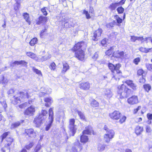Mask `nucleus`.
Masks as SVG:
<instances>
[{"label": "nucleus", "mask_w": 152, "mask_h": 152, "mask_svg": "<svg viewBox=\"0 0 152 152\" xmlns=\"http://www.w3.org/2000/svg\"><path fill=\"white\" fill-rule=\"evenodd\" d=\"M114 48L113 47H111L105 52V54L106 55L109 56L111 54Z\"/></svg>", "instance_id": "nucleus-35"}, {"label": "nucleus", "mask_w": 152, "mask_h": 152, "mask_svg": "<svg viewBox=\"0 0 152 152\" xmlns=\"http://www.w3.org/2000/svg\"><path fill=\"white\" fill-rule=\"evenodd\" d=\"M35 111V107L33 106H31L27 108L24 113L25 115L28 116H33Z\"/></svg>", "instance_id": "nucleus-9"}, {"label": "nucleus", "mask_w": 152, "mask_h": 152, "mask_svg": "<svg viewBox=\"0 0 152 152\" xmlns=\"http://www.w3.org/2000/svg\"><path fill=\"white\" fill-rule=\"evenodd\" d=\"M9 133V132H6L4 133L2 136V141L8 135V134Z\"/></svg>", "instance_id": "nucleus-63"}, {"label": "nucleus", "mask_w": 152, "mask_h": 152, "mask_svg": "<svg viewBox=\"0 0 152 152\" xmlns=\"http://www.w3.org/2000/svg\"><path fill=\"white\" fill-rule=\"evenodd\" d=\"M125 83L130 86L133 83L132 81L131 80H127L125 81Z\"/></svg>", "instance_id": "nucleus-58"}, {"label": "nucleus", "mask_w": 152, "mask_h": 152, "mask_svg": "<svg viewBox=\"0 0 152 152\" xmlns=\"http://www.w3.org/2000/svg\"><path fill=\"white\" fill-rule=\"evenodd\" d=\"M47 9V8L46 7H44L43 8H42L41 10L43 15L45 16H46L48 14V13L46 11V10Z\"/></svg>", "instance_id": "nucleus-43"}, {"label": "nucleus", "mask_w": 152, "mask_h": 152, "mask_svg": "<svg viewBox=\"0 0 152 152\" xmlns=\"http://www.w3.org/2000/svg\"><path fill=\"white\" fill-rule=\"evenodd\" d=\"M86 47V44L84 42H78L73 47V50L75 52V56L79 60L83 61L84 58L83 49Z\"/></svg>", "instance_id": "nucleus-1"}, {"label": "nucleus", "mask_w": 152, "mask_h": 152, "mask_svg": "<svg viewBox=\"0 0 152 152\" xmlns=\"http://www.w3.org/2000/svg\"><path fill=\"white\" fill-rule=\"evenodd\" d=\"M63 67L62 72L64 73L69 69V67L68 64L65 62L63 63Z\"/></svg>", "instance_id": "nucleus-30"}, {"label": "nucleus", "mask_w": 152, "mask_h": 152, "mask_svg": "<svg viewBox=\"0 0 152 152\" xmlns=\"http://www.w3.org/2000/svg\"><path fill=\"white\" fill-rule=\"evenodd\" d=\"M64 108L62 107H59L57 112V114L61 117H64Z\"/></svg>", "instance_id": "nucleus-25"}, {"label": "nucleus", "mask_w": 152, "mask_h": 152, "mask_svg": "<svg viewBox=\"0 0 152 152\" xmlns=\"http://www.w3.org/2000/svg\"><path fill=\"white\" fill-rule=\"evenodd\" d=\"M141 108V107L140 106H139L137 107V108L134 109L133 111V113L134 114H136L138 111L140 110Z\"/></svg>", "instance_id": "nucleus-59"}, {"label": "nucleus", "mask_w": 152, "mask_h": 152, "mask_svg": "<svg viewBox=\"0 0 152 152\" xmlns=\"http://www.w3.org/2000/svg\"><path fill=\"white\" fill-rule=\"evenodd\" d=\"M140 61V58L139 57H137L135 58L134 60V63L136 65L138 64Z\"/></svg>", "instance_id": "nucleus-52"}, {"label": "nucleus", "mask_w": 152, "mask_h": 152, "mask_svg": "<svg viewBox=\"0 0 152 152\" xmlns=\"http://www.w3.org/2000/svg\"><path fill=\"white\" fill-rule=\"evenodd\" d=\"M106 132L104 135V140L107 142H109L114 136L115 133L113 130H109Z\"/></svg>", "instance_id": "nucleus-8"}, {"label": "nucleus", "mask_w": 152, "mask_h": 152, "mask_svg": "<svg viewBox=\"0 0 152 152\" xmlns=\"http://www.w3.org/2000/svg\"><path fill=\"white\" fill-rule=\"evenodd\" d=\"M41 92L39 94V96L42 97L44 96L46 94H49L51 92V90L50 88H49L48 90L45 91L44 88L42 87L41 88Z\"/></svg>", "instance_id": "nucleus-21"}, {"label": "nucleus", "mask_w": 152, "mask_h": 152, "mask_svg": "<svg viewBox=\"0 0 152 152\" xmlns=\"http://www.w3.org/2000/svg\"><path fill=\"white\" fill-rule=\"evenodd\" d=\"M77 112L80 118L83 120L85 119V116L82 113L79 111H77Z\"/></svg>", "instance_id": "nucleus-42"}, {"label": "nucleus", "mask_w": 152, "mask_h": 152, "mask_svg": "<svg viewBox=\"0 0 152 152\" xmlns=\"http://www.w3.org/2000/svg\"><path fill=\"white\" fill-rule=\"evenodd\" d=\"M108 66L110 70L113 73H114L115 71H116L117 74H121V72L119 70L121 65L120 64H118L115 66L113 64L109 63L108 64Z\"/></svg>", "instance_id": "nucleus-6"}, {"label": "nucleus", "mask_w": 152, "mask_h": 152, "mask_svg": "<svg viewBox=\"0 0 152 152\" xmlns=\"http://www.w3.org/2000/svg\"><path fill=\"white\" fill-rule=\"evenodd\" d=\"M20 124V122L19 121L15 122L12 124L10 128L11 129H13L19 126Z\"/></svg>", "instance_id": "nucleus-34"}, {"label": "nucleus", "mask_w": 152, "mask_h": 152, "mask_svg": "<svg viewBox=\"0 0 152 152\" xmlns=\"http://www.w3.org/2000/svg\"><path fill=\"white\" fill-rule=\"evenodd\" d=\"M26 54L27 56L37 61H39L40 60L42 61H44L49 59L51 57L50 54H48L47 55L42 57L41 59H40L37 57L36 54L31 52H26Z\"/></svg>", "instance_id": "nucleus-5"}, {"label": "nucleus", "mask_w": 152, "mask_h": 152, "mask_svg": "<svg viewBox=\"0 0 152 152\" xmlns=\"http://www.w3.org/2000/svg\"><path fill=\"white\" fill-rule=\"evenodd\" d=\"M145 79L142 77V78H140L139 80V82L141 83H144L145 82Z\"/></svg>", "instance_id": "nucleus-62"}, {"label": "nucleus", "mask_w": 152, "mask_h": 152, "mask_svg": "<svg viewBox=\"0 0 152 152\" xmlns=\"http://www.w3.org/2000/svg\"><path fill=\"white\" fill-rule=\"evenodd\" d=\"M32 69L34 72L36 73L37 74L39 75L41 74V72L40 70H39L35 68L34 67H33Z\"/></svg>", "instance_id": "nucleus-54"}, {"label": "nucleus", "mask_w": 152, "mask_h": 152, "mask_svg": "<svg viewBox=\"0 0 152 152\" xmlns=\"http://www.w3.org/2000/svg\"><path fill=\"white\" fill-rule=\"evenodd\" d=\"M104 97L107 99H109L113 95L112 92L108 89L104 90Z\"/></svg>", "instance_id": "nucleus-17"}, {"label": "nucleus", "mask_w": 152, "mask_h": 152, "mask_svg": "<svg viewBox=\"0 0 152 152\" xmlns=\"http://www.w3.org/2000/svg\"><path fill=\"white\" fill-rule=\"evenodd\" d=\"M94 134L92 128L90 126L86 127V129L82 133V134L80 136V141L82 143H86L88 142V138L86 134Z\"/></svg>", "instance_id": "nucleus-4"}, {"label": "nucleus", "mask_w": 152, "mask_h": 152, "mask_svg": "<svg viewBox=\"0 0 152 152\" xmlns=\"http://www.w3.org/2000/svg\"><path fill=\"white\" fill-rule=\"evenodd\" d=\"M37 38H34L30 41L29 44L31 46H33L37 43Z\"/></svg>", "instance_id": "nucleus-33"}, {"label": "nucleus", "mask_w": 152, "mask_h": 152, "mask_svg": "<svg viewBox=\"0 0 152 152\" xmlns=\"http://www.w3.org/2000/svg\"><path fill=\"white\" fill-rule=\"evenodd\" d=\"M113 57L121 59H124L126 57V55L121 51L117 50L114 51L113 54Z\"/></svg>", "instance_id": "nucleus-11"}, {"label": "nucleus", "mask_w": 152, "mask_h": 152, "mask_svg": "<svg viewBox=\"0 0 152 152\" xmlns=\"http://www.w3.org/2000/svg\"><path fill=\"white\" fill-rule=\"evenodd\" d=\"M80 87L84 90H88L90 88L89 83L88 82L81 83L80 84Z\"/></svg>", "instance_id": "nucleus-20"}, {"label": "nucleus", "mask_w": 152, "mask_h": 152, "mask_svg": "<svg viewBox=\"0 0 152 152\" xmlns=\"http://www.w3.org/2000/svg\"><path fill=\"white\" fill-rule=\"evenodd\" d=\"M27 64V63L24 61H15L12 63H11L10 64V66L12 67H13L15 65H19L20 64H22L26 66Z\"/></svg>", "instance_id": "nucleus-18"}, {"label": "nucleus", "mask_w": 152, "mask_h": 152, "mask_svg": "<svg viewBox=\"0 0 152 152\" xmlns=\"http://www.w3.org/2000/svg\"><path fill=\"white\" fill-rule=\"evenodd\" d=\"M107 39L105 38L103 39L101 42V44L103 46H106Z\"/></svg>", "instance_id": "nucleus-50"}, {"label": "nucleus", "mask_w": 152, "mask_h": 152, "mask_svg": "<svg viewBox=\"0 0 152 152\" xmlns=\"http://www.w3.org/2000/svg\"><path fill=\"white\" fill-rule=\"evenodd\" d=\"M146 132H150L151 131V129L148 126H147L146 127Z\"/></svg>", "instance_id": "nucleus-64"}, {"label": "nucleus", "mask_w": 152, "mask_h": 152, "mask_svg": "<svg viewBox=\"0 0 152 152\" xmlns=\"http://www.w3.org/2000/svg\"><path fill=\"white\" fill-rule=\"evenodd\" d=\"M83 13L86 15V18L87 19H89L90 18V15L88 13V11L84 10L83 11Z\"/></svg>", "instance_id": "nucleus-55"}, {"label": "nucleus", "mask_w": 152, "mask_h": 152, "mask_svg": "<svg viewBox=\"0 0 152 152\" xmlns=\"http://www.w3.org/2000/svg\"><path fill=\"white\" fill-rule=\"evenodd\" d=\"M75 120L74 119H71L69 120V128L70 131L72 132V136H74L77 129L76 126L75 125Z\"/></svg>", "instance_id": "nucleus-10"}, {"label": "nucleus", "mask_w": 152, "mask_h": 152, "mask_svg": "<svg viewBox=\"0 0 152 152\" xmlns=\"http://www.w3.org/2000/svg\"><path fill=\"white\" fill-rule=\"evenodd\" d=\"M32 91V90H30L26 93H24L23 92H20L18 93L13 97L14 99L12 101V103L14 104L20 103V97L21 98H29L33 95V94L31 93Z\"/></svg>", "instance_id": "nucleus-2"}, {"label": "nucleus", "mask_w": 152, "mask_h": 152, "mask_svg": "<svg viewBox=\"0 0 152 152\" xmlns=\"http://www.w3.org/2000/svg\"><path fill=\"white\" fill-rule=\"evenodd\" d=\"M42 118H39V116L38 117L36 118L34 121V123L36 124V127H39L41 124L43 123L45 121L42 120Z\"/></svg>", "instance_id": "nucleus-19"}, {"label": "nucleus", "mask_w": 152, "mask_h": 152, "mask_svg": "<svg viewBox=\"0 0 152 152\" xmlns=\"http://www.w3.org/2000/svg\"><path fill=\"white\" fill-rule=\"evenodd\" d=\"M144 39L143 37H138L134 36H131V40L132 41L135 42L136 40L140 41L142 43L144 41Z\"/></svg>", "instance_id": "nucleus-24"}, {"label": "nucleus", "mask_w": 152, "mask_h": 152, "mask_svg": "<svg viewBox=\"0 0 152 152\" xmlns=\"http://www.w3.org/2000/svg\"><path fill=\"white\" fill-rule=\"evenodd\" d=\"M118 88L117 97L118 98L122 99L127 97L128 96L130 92V90L127 88L124 84L119 86Z\"/></svg>", "instance_id": "nucleus-3"}, {"label": "nucleus", "mask_w": 152, "mask_h": 152, "mask_svg": "<svg viewBox=\"0 0 152 152\" xmlns=\"http://www.w3.org/2000/svg\"><path fill=\"white\" fill-rule=\"evenodd\" d=\"M41 146L40 145L38 144L36 146V148L35 149V152H37L38 151L40 150Z\"/></svg>", "instance_id": "nucleus-56"}, {"label": "nucleus", "mask_w": 152, "mask_h": 152, "mask_svg": "<svg viewBox=\"0 0 152 152\" xmlns=\"http://www.w3.org/2000/svg\"><path fill=\"white\" fill-rule=\"evenodd\" d=\"M134 90H135L137 88V86L136 85L133 83L130 86Z\"/></svg>", "instance_id": "nucleus-57"}, {"label": "nucleus", "mask_w": 152, "mask_h": 152, "mask_svg": "<svg viewBox=\"0 0 152 152\" xmlns=\"http://www.w3.org/2000/svg\"><path fill=\"white\" fill-rule=\"evenodd\" d=\"M139 50L142 53H147L150 52V50H151V49L141 47L139 49Z\"/></svg>", "instance_id": "nucleus-31"}, {"label": "nucleus", "mask_w": 152, "mask_h": 152, "mask_svg": "<svg viewBox=\"0 0 152 152\" xmlns=\"http://www.w3.org/2000/svg\"><path fill=\"white\" fill-rule=\"evenodd\" d=\"M147 118L148 120H152V114L148 113L147 115Z\"/></svg>", "instance_id": "nucleus-60"}, {"label": "nucleus", "mask_w": 152, "mask_h": 152, "mask_svg": "<svg viewBox=\"0 0 152 152\" xmlns=\"http://www.w3.org/2000/svg\"><path fill=\"white\" fill-rule=\"evenodd\" d=\"M23 16L26 22L28 23L29 25H30L31 23V20L28 14L27 13H23Z\"/></svg>", "instance_id": "nucleus-28"}, {"label": "nucleus", "mask_w": 152, "mask_h": 152, "mask_svg": "<svg viewBox=\"0 0 152 152\" xmlns=\"http://www.w3.org/2000/svg\"><path fill=\"white\" fill-rule=\"evenodd\" d=\"M47 111L46 110H42L39 115V118H42V120L45 121L47 118Z\"/></svg>", "instance_id": "nucleus-23"}, {"label": "nucleus", "mask_w": 152, "mask_h": 152, "mask_svg": "<svg viewBox=\"0 0 152 152\" xmlns=\"http://www.w3.org/2000/svg\"><path fill=\"white\" fill-rule=\"evenodd\" d=\"M34 145V143L33 142H31L28 145H26L25 146V148L27 150L29 149L30 148L32 147Z\"/></svg>", "instance_id": "nucleus-46"}, {"label": "nucleus", "mask_w": 152, "mask_h": 152, "mask_svg": "<svg viewBox=\"0 0 152 152\" xmlns=\"http://www.w3.org/2000/svg\"><path fill=\"white\" fill-rule=\"evenodd\" d=\"M114 18L116 20L117 23L118 24H120L122 22V19L118 15H115V16Z\"/></svg>", "instance_id": "nucleus-41"}, {"label": "nucleus", "mask_w": 152, "mask_h": 152, "mask_svg": "<svg viewBox=\"0 0 152 152\" xmlns=\"http://www.w3.org/2000/svg\"><path fill=\"white\" fill-rule=\"evenodd\" d=\"M7 107V105L5 101H3L2 103H0V112L1 113L5 110Z\"/></svg>", "instance_id": "nucleus-29"}, {"label": "nucleus", "mask_w": 152, "mask_h": 152, "mask_svg": "<svg viewBox=\"0 0 152 152\" xmlns=\"http://www.w3.org/2000/svg\"><path fill=\"white\" fill-rule=\"evenodd\" d=\"M6 139L7 143V145L8 146H9L11 144V142L13 141V139L11 137H7Z\"/></svg>", "instance_id": "nucleus-39"}, {"label": "nucleus", "mask_w": 152, "mask_h": 152, "mask_svg": "<svg viewBox=\"0 0 152 152\" xmlns=\"http://www.w3.org/2000/svg\"><path fill=\"white\" fill-rule=\"evenodd\" d=\"M126 118V117L125 116H122L119 121V123L121 124H122L125 121Z\"/></svg>", "instance_id": "nucleus-49"}, {"label": "nucleus", "mask_w": 152, "mask_h": 152, "mask_svg": "<svg viewBox=\"0 0 152 152\" xmlns=\"http://www.w3.org/2000/svg\"><path fill=\"white\" fill-rule=\"evenodd\" d=\"M44 101L46 102L45 104V106L47 107H49L53 102V101L51 97L45 98Z\"/></svg>", "instance_id": "nucleus-22"}, {"label": "nucleus", "mask_w": 152, "mask_h": 152, "mask_svg": "<svg viewBox=\"0 0 152 152\" xmlns=\"http://www.w3.org/2000/svg\"><path fill=\"white\" fill-rule=\"evenodd\" d=\"M102 31L101 28H99L94 33L92 39L94 41H97L101 35Z\"/></svg>", "instance_id": "nucleus-14"}, {"label": "nucleus", "mask_w": 152, "mask_h": 152, "mask_svg": "<svg viewBox=\"0 0 152 152\" xmlns=\"http://www.w3.org/2000/svg\"><path fill=\"white\" fill-rule=\"evenodd\" d=\"M74 145L75 146L73 147L72 148L70 152H78L77 148H78L80 151L82 149V147L81 146V144H80L78 140L75 143Z\"/></svg>", "instance_id": "nucleus-16"}, {"label": "nucleus", "mask_w": 152, "mask_h": 152, "mask_svg": "<svg viewBox=\"0 0 152 152\" xmlns=\"http://www.w3.org/2000/svg\"><path fill=\"white\" fill-rule=\"evenodd\" d=\"M104 148L105 147L104 145L101 144H99L98 145V149L99 151H103L104 150Z\"/></svg>", "instance_id": "nucleus-45"}, {"label": "nucleus", "mask_w": 152, "mask_h": 152, "mask_svg": "<svg viewBox=\"0 0 152 152\" xmlns=\"http://www.w3.org/2000/svg\"><path fill=\"white\" fill-rule=\"evenodd\" d=\"M56 65L54 62H52L50 64L49 67V68L51 70H54L56 68Z\"/></svg>", "instance_id": "nucleus-40"}, {"label": "nucleus", "mask_w": 152, "mask_h": 152, "mask_svg": "<svg viewBox=\"0 0 152 152\" xmlns=\"http://www.w3.org/2000/svg\"><path fill=\"white\" fill-rule=\"evenodd\" d=\"M98 52H95L92 56V58L94 60H96L98 57Z\"/></svg>", "instance_id": "nucleus-51"}, {"label": "nucleus", "mask_w": 152, "mask_h": 152, "mask_svg": "<svg viewBox=\"0 0 152 152\" xmlns=\"http://www.w3.org/2000/svg\"><path fill=\"white\" fill-rule=\"evenodd\" d=\"M99 104L98 102L94 99L93 100L91 103V106L94 107H98Z\"/></svg>", "instance_id": "nucleus-36"}, {"label": "nucleus", "mask_w": 152, "mask_h": 152, "mask_svg": "<svg viewBox=\"0 0 152 152\" xmlns=\"http://www.w3.org/2000/svg\"><path fill=\"white\" fill-rule=\"evenodd\" d=\"M53 108H50L49 110V123L46 126L45 128L46 131H48L50 128L53 122L54 117H53Z\"/></svg>", "instance_id": "nucleus-7"}, {"label": "nucleus", "mask_w": 152, "mask_h": 152, "mask_svg": "<svg viewBox=\"0 0 152 152\" xmlns=\"http://www.w3.org/2000/svg\"><path fill=\"white\" fill-rule=\"evenodd\" d=\"M146 66L148 70L152 71V64H147Z\"/></svg>", "instance_id": "nucleus-53"}, {"label": "nucleus", "mask_w": 152, "mask_h": 152, "mask_svg": "<svg viewBox=\"0 0 152 152\" xmlns=\"http://www.w3.org/2000/svg\"><path fill=\"white\" fill-rule=\"evenodd\" d=\"M20 5L15 4L14 5V9L16 12H18L20 7Z\"/></svg>", "instance_id": "nucleus-44"}, {"label": "nucleus", "mask_w": 152, "mask_h": 152, "mask_svg": "<svg viewBox=\"0 0 152 152\" xmlns=\"http://www.w3.org/2000/svg\"><path fill=\"white\" fill-rule=\"evenodd\" d=\"M146 41L147 43L151 41L152 43V39L151 37H146L145 38L144 41Z\"/></svg>", "instance_id": "nucleus-61"}, {"label": "nucleus", "mask_w": 152, "mask_h": 152, "mask_svg": "<svg viewBox=\"0 0 152 152\" xmlns=\"http://www.w3.org/2000/svg\"><path fill=\"white\" fill-rule=\"evenodd\" d=\"M25 132L29 137H35L37 135L36 133L34 132L32 129H26Z\"/></svg>", "instance_id": "nucleus-15"}, {"label": "nucleus", "mask_w": 152, "mask_h": 152, "mask_svg": "<svg viewBox=\"0 0 152 152\" xmlns=\"http://www.w3.org/2000/svg\"><path fill=\"white\" fill-rule=\"evenodd\" d=\"M143 130L142 127L137 126L135 129V132L137 135H139L143 132Z\"/></svg>", "instance_id": "nucleus-26"}, {"label": "nucleus", "mask_w": 152, "mask_h": 152, "mask_svg": "<svg viewBox=\"0 0 152 152\" xmlns=\"http://www.w3.org/2000/svg\"><path fill=\"white\" fill-rule=\"evenodd\" d=\"M118 6V4L117 3L111 4L109 7V9L111 10H115Z\"/></svg>", "instance_id": "nucleus-32"}, {"label": "nucleus", "mask_w": 152, "mask_h": 152, "mask_svg": "<svg viewBox=\"0 0 152 152\" xmlns=\"http://www.w3.org/2000/svg\"><path fill=\"white\" fill-rule=\"evenodd\" d=\"M47 21V17L41 16L39 18V21L37 22V24H39L44 23L46 22Z\"/></svg>", "instance_id": "nucleus-27"}, {"label": "nucleus", "mask_w": 152, "mask_h": 152, "mask_svg": "<svg viewBox=\"0 0 152 152\" xmlns=\"http://www.w3.org/2000/svg\"><path fill=\"white\" fill-rule=\"evenodd\" d=\"M137 75H142L143 76V74H145V72L144 73L143 70L142 69H139L137 71Z\"/></svg>", "instance_id": "nucleus-48"}, {"label": "nucleus", "mask_w": 152, "mask_h": 152, "mask_svg": "<svg viewBox=\"0 0 152 152\" xmlns=\"http://www.w3.org/2000/svg\"><path fill=\"white\" fill-rule=\"evenodd\" d=\"M8 82L7 79L4 78V76L2 75L1 76V78L0 79V83H2L3 84H6Z\"/></svg>", "instance_id": "nucleus-37"}, {"label": "nucleus", "mask_w": 152, "mask_h": 152, "mask_svg": "<svg viewBox=\"0 0 152 152\" xmlns=\"http://www.w3.org/2000/svg\"><path fill=\"white\" fill-rule=\"evenodd\" d=\"M128 103L130 104H137L139 102L138 97L136 96H133L127 99Z\"/></svg>", "instance_id": "nucleus-13"}, {"label": "nucleus", "mask_w": 152, "mask_h": 152, "mask_svg": "<svg viewBox=\"0 0 152 152\" xmlns=\"http://www.w3.org/2000/svg\"><path fill=\"white\" fill-rule=\"evenodd\" d=\"M117 11L118 12V13L121 14L123 13L124 10V8H123L122 7H118L117 9Z\"/></svg>", "instance_id": "nucleus-47"}, {"label": "nucleus", "mask_w": 152, "mask_h": 152, "mask_svg": "<svg viewBox=\"0 0 152 152\" xmlns=\"http://www.w3.org/2000/svg\"><path fill=\"white\" fill-rule=\"evenodd\" d=\"M109 116L110 118L113 120H117L120 118L121 116V113L118 111H115L110 113Z\"/></svg>", "instance_id": "nucleus-12"}, {"label": "nucleus", "mask_w": 152, "mask_h": 152, "mask_svg": "<svg viewBox=\"0 0 152 152\" xmlns=\"http://www.w3.org/2000/svg\"><path fill=\"white\" fill-rule=\"evenodd\" d=\"M143 87L145 91L147 92H148L151 89V86L148 84L144 85L143 86Z\"/></svg>", "instance_id": "nucleus-38"}]
</instances>
